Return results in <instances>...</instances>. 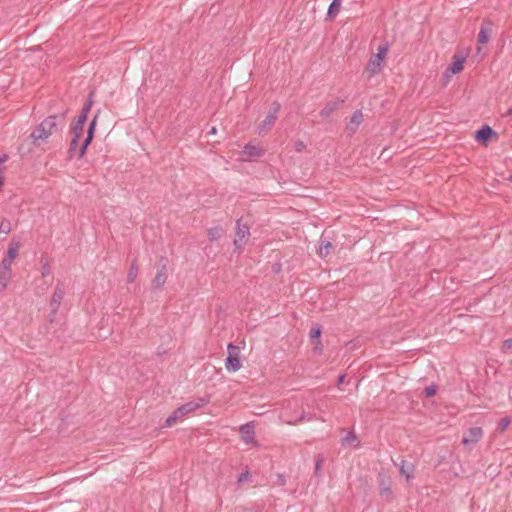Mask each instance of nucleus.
Listing matches in <instances>:
<instances>
[{
	"label": "nucleus",
	"instance_id": "58836bf2",
	"mask_svg": "<svg viewBox=\"0 0 512 512\" xmlns=\"http://www.w3.org/2000/svg\"><path fill=\"white\" fill-rule=\"evenodd\" d=\"M512 115V105L502 114L503 117Z\"/></svg>",
	"mask_w": 512,
	"mask_h": 512
},
{
	"label": "nucleus",
	"instance_id": "ddd939ff",
	"mask_svg": "<svg viewBox=\"0 0 512 512\" xmlns=\"http://www.w3.org/2000/svg\"><path fill=\"white\" fill-rule=\"evenodd\" d=\"M492 22L489 20H485L481 25L479 34H478V42L481 44H486L490 39Z\"/></svg>",
	"mask_w": 512,
	"mask_h": 512
},
{
	"label": "nucleus",
	"instance_id": "c756f323",
	"mask_svg": "<svg viewBox=\"0 0 512 512\" xmlns=\"http://www.w3.org/2000/svg\"><path fill=\"white\" fill-rule=\"evenodd\" d=\"M511 423V419L510 417H504L502 418L499 423H498V427H497V430L500 432V433H503L505 431V429L510 425Z\"/></svg>",
	"mask_w": 512,
	"mask_h": 512
},
{
	"label": "nucleus",
	"instance_id": "7c9ffc66",
	"mask_svg": "<svg viewBox=\"0 0 512 512\" xmlns=\"http://www.w3.org/2000/svg\"><path fill=\"white\" fill-rule=\"evenodd\" d=\"M12 260L13 259L5 257L0 263V271L11 272Z\"/></svg>",
	"mask_w": 512,
	"mask_h": 512
},
{
	"label": "nucleus",
	"instance_id": "39448f33",
	"mask_svg": "<svg viewBox=\"0 0 512 512\" xmlns=\"http://www.w3.org/2000/svg\"><path fill=\"white\" fill-rule=\"evenodd\" d=\"M280 110V104L278 102H274L272 109L268 112L265 119L258 125V133L261 134L265 132L267 129L272 127L277 119V115Z\"/></svg>",
	"mask_w": 512,
	"mask_h": 512
},
{
	"label": "nucleus",
	"instance_id": "c9c22d12",
	"mask_svg": "<svg viewBox=\"0 0 512 512\" xmlns=\"http://www.w3.org/2000/svg\"><path fill=\"white\" fill-rule=\"evenodd\" d=\"M306 420V415L305 413H302L299 417V419H296V420H284L285 423H287L288 425H297L299 424L300 422Z\"/></svg>",
	"mask_w": 512,
	"mask_h": 512
},
{
	"label": "nucleus",
	"instance_id": "0eeeda50",
	"mask_svg": "<svg viewBox=\"0 0 512 512\" xmlns=\"http://www.w3.org/2000/svg\"><path fill=\"white\" fill-rule=\"evenodd\" d=\"M64 285L63 283H58L55 287L54 293L51 297L50 307L52 308V314L55 315L61 305V302L64 298Z\"/></svg>",
	"mask_w": 512,
	"mask_h": 512
},
{
	"label": "nucleus",
	"instance_id": "2f4dec72",
	"mask_svg": "<svg viewBox=\"0 0 512 512\" xmlns=\"http://www.w3.org/2000/svg\"><path fill=\"white\" fill-rule=\"evenodd\" d=\"M180 416L174 411L165 421V424L167 427H171L174 424H176L178 421H180Z\"/></svg>",
	"mask_w": 512,
	"mask_h": 512
},
{
	"label": "nucleus",
	"instance_id": "b1692460",
	"mask_svg": "<svg viewBox=\"0 0 512 512\" xmlns=\"http://www.w3.org/2000/svg\"><path fill=\"white\" fill-rule=\"evenodd\" d=\"M91 105H92V103H91V102H88V103H86V104L83 106V108H82V110H81L80 114L78 115V117H77V119H76V121H75L74 123L82 124V125H84V124H85V122H86V120H87L88 113H89V111H90V109H91Z\"/></svg>",
	"mask_w": 512,
	"mask_h": 512
},
{
	"label": "nucleus",
	"instance_id": "9b49d317",
	"mask_svg": "<svg viewBox=\"0 0 512 512\" xmlns=\"http://www.w3.org/2000/svg\"><path fill=\"white\" fill-rule=\"evenodd\" d=\"M363 121V114L360 110H356L351 118H350V121L347 123L346 125V133L350 136V135H353L358 127L360 126V124L362 123Z\"/></svg>",
	"mask_w": 512,
	"mask_h": 512
},
{
	"label": "nucleus",
	"instance_id": "bb28decb",
	"mask_svg": "<svg viewBox=\"0 0 512 512\" xmlns=\"http://www.w3.org/2000/svg\"><path fill=\"white\" fill-rule=\"evenodd\" d=\"M84 125L73 123L71 127L72 137L81 138L83 135Z\"/></svg>",
	"mask_w": 512,
	"mask_h": 512
},
{
	"label": "nucleus",
	"instance_id": "aec40b11",
	"mask_svg": "<svg viewBox=\"0 0 512 512\" xmlns=\"http://www.w3.org/2000/svg\"><path fill=\"white\" fill-rule=\"evenodd\" d=\"M332 248H333V246H332L331 242L321 238L317 253H318L319 257L325 258L330 254Z\"/></svg>",
	"mask_w": 512,
	"mask_h": 512
},
{
	"label": "nucleus",
	"instance_id": "e433bc0d",
	"mask_svg": "<svg viewBox=\"0 0 512 512\" xmlns=\"http://www.w3.org/2000/svg\"><path fill=\"white\" fill-rule=\"evenodd\" d=\"M501 349L503 352H507L508 350L512 349V338L504 340Z\"/></svg>",
	"mask_w": 512,
	"mask_h": 512
},
{
	"label": "nucleus",
	"instance_id": "f03ea898",
	"mask_svg": "<svg viewBox=\"0 0 512 512\" xmlns=\"http://www.w3.org/2000/svg\"><path fill=\"white\" fill-rule=\"evenodd\" d=\"M384 60V45H379L377 53L370 58L365 68L364 74L368 79L376 75L381 70V64Z\"/></svg>",
	"mask_w": 512,
	"mask_h": 512
},
{
	"label": "nucleus",
	"instance_id": "9d476101",
	"mask_svg": "<svg viewBox=\"0 0 512 512\" xmlns=\"http://www.w3.org/2000/svg\"><path fill=\"white\" fill-rule=\"evenodd\" d=\"M96 123H97V116H95L92 119V121L90 122V124H89L88 131H87V136H86L85 140L83 141V143H82V145H81V147L79 149V152H78V157L79 158L84 156L87 147L89 146V144L93 140Z\"/></svg>",
	"mask_w": 512,
	"mask_h": 512
},
{
	"label": "nucleus",
	"instance_id": "6ab92c4d",
	"mask_svg": "<svg viewBox=\"0 0 512 512\" xmlns=\"http://www.w3.org/2000/svg\"><path fill=\"white\" fill-rule=\"evenodd\" d=\"M464 62H465V58L464 57L454 56L453 57V62L450 64V66L448 67L447 70L450 71L453 74L459 73L464 68Z\"/></svg>",
	"mask_w": 512,
	"mask_h": 512
},
{
	"label": "nucleus",
	"instance_id": "473e14b6",
	"mask_svg": "<svg viewBox=\"0 0 512 512\" xmlns=\"http://www.w3.org/2000/svg\"><path fill=\"white\" fill-rule=\"evenodd\" d=\"M324 464V457L318 455L315 462V475H318Z\"/></svg>",
	"mask_w": 512,
	"mask_h": 512
},
{
	"label": "nucleus",
	"instance_id": "a211bd4d",
	"mask_svg": "<svg viewBox=\"0 0 512 512\" xmlns=\"http://www.w3.org/2000/svg\"><path fill=\"white\" fill-rule=\"evenodd\" d=\"M399 472L409 480L413 477L414 465L405 460H401L399 464Z\"/></svg>",
	"mask_w": 512,
	"mask_h": 512
},
{
	"label": "nucleus",
	"instance_id": "f257e3e1",
	"mask_svg": "<svg viewBox=\"0 0 512 512\" xmlns=\"http://www.w3.org/2000/svg\"><path fill=\"white\" fill-rule=\"evenodd\" d=\"M65 125V116L51 115L45 118L30 134L33 144L39 146Z\"/></svg>",
	"mask_w": 512,
	"mask_h": 512
},
{
	"label": "nucleus",
	"instance_id": "5701e85b",
	"mask_svg": "<svg viewBox=\"0 0 512 512\" xmlns=\"http://www.w3.org/2000/svg\"><path fill=\"white\" fill-rule=\"evenodd\" d=\"M207 234H208L209 240L213 242V241L218 240L224 234V230L220 226H215V227L209 228L207 231Z\"/></svg>",
	"mask_w": 512,
	"mask_h": 512
},
{
	"label": "nucleus",
	"instance_id": "79ce46f5",
	"mask_svg": "<svg viewBox=\"0 0 512 512\" xmlns=\"http://www.w3.org/2000/svg\"><path fill=\"white\" fill-rule=\"evenodd\" d=\"M278 478H279V481H280V484L281 485H284L285 484V479L282 475H278Z\"/></svg>",
	"mask_w": 512,
	"mask_h": 512
},
{
	"label": "nucleus",
	"instance_id": "1a4fd4ad",
	"mask_svg": "<svg viewBox=\"0 0 512 512\" xmlns=\"http://www.w3.org/2000/svg\"><path fill=\"white\" fill-rule=\"evenodd\" d=\"M239 431H240L242 440L246 444H251V445L256 444L253 422H248L246 424H243L242 426H240Z\"/></svg>",
	"mask_w": 512,
	"mask_h": 512
},
{
	"label": "nucleus",
	"instance_id": "cd10ccee",
	"mask_svg": "<svg viewBox=\"0 0 512 512\" xmlns=\"http://www.w3.org/2000/svg\"><path fill=\"white\" fill-rule=\"evenodd\" d=\"M18 251H19V244L18 243H11L9 248H8V251H7V257L10 258V259H14L16 258V256L18 255Z\"/></svg>",
	"mask_w": 512,
	"mask_h": 512
},
{
	"label": "nucleus",
	"instance_id": "423d86ee",
	"mask_svg": "<svg viewBox=\"0 0 512 512\" xmlns=\"http://www.w3.org/2000/svg\"><path fill=\"white\" fill-rule=\"evenodd\" d=\"M208 403V400L205 398H199L197 401H190L175 410V412L180 416L181 420L188 415L189 413L195 411L198 408L204 407Z\"/></svg>",
	"mask_w": 512,
	"mask_h": 512
},
{
	"label": "nucleus",
	"instance_id": "393cba45",
	"mask_svg": "<svg viewBox=\"0 0 512 512\" xmlns=\"http://www.w3.org/2000/svg\"><path fill=\"white\" fill-rule=\"evenodd\" d=\"M11 272L0 271V292L4 291L10 281Z\"/></svg>",
	"mask_w": 512,
	"mask_h": 512
},
{
	"label": "nucleus",
	"instance_id": "412c9836",
	"mask_svg": "<svg viewBox=\"0 0 512 512\" xmlns=\"http://www.w3.org/2000/svg\"><path fill=\"white\" fill-rule=\"evenodd\" d=\"M321 336V329L320 327L316 326V327H313L310 331V339L312 341L314 340H317L316 344H315V350H317L319 353L322 351V345H321V342L319 340Z\"/></svg>",
	"mask_w": 512,
	"mask_h": 512
},
{
	"label": "nucleus",
	"instance_id": "c03bdc74",
	"mask_svg": "<svg viewBox=\"0 0 512 512\" xmlns=\"http://www.w3.org/2000/svg\"><path fill=\"white\" fill-rule=\"evenodd\" d=\"M210 133H211V134L216 133V128H214V127H213V128L211 129Z\"/></svg>",
	"mask_w": 512,
	"mask_h": 512
},
{
	"label": "nucleus",
	"instance_id": "f3484780",
	"mask_svg": "<svg viewBox=\"0 0 512 512\" xmlns=\"http://www.w3.org/2000/svg\"><path fill=\"white\" fill-rule=\"evenodd\" d=\"M496 135L495 131L490 126H483L476 132V139L479 142L486 143L492 136Z\"/></svg>",
	"mask_w": 512,
	"mask_h": 512
},
{
	"label": "nucleus",
	"instance_id": "dca6fc26",
	"mask_svg": "<svg viewBox=\"0 0 512 512\" xmlns=\"http://www.w3.org/2000/svg\"><path fill=\"white\" fill-rule=\"evenodd\" d=\"M343 103V100L337 99L330 102H327L323 109L320 111V116L322 118H328L333 112L339 107V105Z\"/></svg>",
	"mask_w": 512,
	"mask_h": 512
},
{
	"label": "nucleus",
	"instance_id": "f8f14e48",
	"mask_svg": "<svg viewBox=\"0 0 512 512\" xmlns=\"http://www.w3.org/2000/svg\"><path fill=\"white\" fill-rule=\"evenodd\" d=\"M483 436V430L480 427L469 428L463 437V444L468 445L470 443L478 442Z\"/></svg>",
	"mask_w": 512,
	"mask_h": 512
},
{
	"label": "nucleus",
	"instance_id": "4c0bfd02",
	"mask_svg": "<svg viewBox=\"0 0 512 512\" xmlns=\"http://www.w3.org/2000/svg\"><path fill=\"white\" fill-rule=\"evenodd\" d=\"M305 147L306 146H305L303 141L298 140V141L295 142V150L297 152H302L305 149Z\"/></svg>",
	"mask_w": 512,
	"mask_h": 512
},
{
	"label": "nucleus",
	"instance_id": "a19ab883",
	"mask_svg": "<svg viewBox=\"0 0 512 512\" xmlns=\"http://www.w3.org/2000/svg\"><path fill=\"white\" fill-rule=\"evenodd\" d=\"M345 375H339L338 377V385H341L344 382Z\"/></svg>",
	"mask_w": 512,
	"mask_h": 512
},
{
	"label": "nucleus",
	"instance_id": "2eb2a0df",
	"mask_svg": "<svg viewBox=\"0 0 512 512\" xmlns=\"http://www.w3.org/2000/svg\"><path fill=\"white\" fill-rule=\"evenodd\" d=\"M167 280V268L163 265L157 272L155 278L152 281V288L158 289L165 284Z\"/></svg>",
	"mask_w": 512,
	"mask_h": 512
},
{
	"label": "nucleus",
	"instance_id": "c85d7f7f",
	"mask_svg": "<svg viewBox=\"0 0 512 512\" xmlns=\"http://www.w3.org/2000/svg\"><path fill=\"white\" fill-rule=\"evenodd\" d=\"M12 230L11 222L7 219H3L0 223V233L9 234Z\"/></svg>",
	"mask_w": 512,
	"mask_h": 512
},
{
	"label": "nucleus",
	"instance_id": "37998d69",
	"mask_svg": "<svg viewBox=\"0 0 512 512\" xmlns=\"http://www.w3.org/2000/svg\"><path fill=\"white\" fill-rule=\"evenodd\" d=\"M245 477H246V476H245L244 474H241V475H240V477H239V481H240V482H241V481H243V480L245 479Z\"/></svg>",
	"mask_w": 512,
	"mask_h": 512
},
{
	"label": "nucleus",
	"instance_id": "a878e982",
	"mask_svg": "<svg viewBox=\"0 0 512 512\" xmlns=\"http://www.w3.org/2000/svg\"><path fill=\"white\" fill-rule=\"evenodd\" d=\"M138 275V266L135 261L132 262L131 267L129 269L127 280L128 282L132 283L135 281Z\"/></svg>",
	"mask_w": 512,
	"mask_h": 512
},
{
	"label": "nucleus",
	"instance_id": "ea45409f",
	"mask_svg": "<svg viewBox=\"0 0 512 512\" xmlns=\"http://www.w3.org/2000/svg\"><path fill=\"white\" fill-rule=\"evenodd\" d=\"M55 317H56V314H55V315H53V314H52V311H51V312H50V314H49V316H48V320H49V322H50V323H53V322H54V320H55Z\"/></svg>",
	"mask_w": 512,
	"mask_h": 512
},
{
	"label": "nucleus",
	"instance_id": "7ed1b4c3",
	"mask_svg": "<svg viewBox=\"0 0 512 512\" xmlns=\"http://www.w3.org/2000/svg\"><path fill=\"white\" fill-rule=\"evenodd\" d=\"M227 349L228 356L225 360V368L228 372H236L242 367L241 359L239 356V347L229 343Z\"/></svg>",
	"mask_w": 512,
	"mask_h": 512
},
{
	"label": "nucleus",
	"instance_id": "4be33fe9",
	"mask_svg": "<svg viewBox=\"0 0 512 512\" xmlns=\"http://www.w3.org/2000/svg\"><path fill=\"white\" fill-rule=\"evenodd\" d=\"M342 4V0H333L332 3L329 5L327 16L329 18H335L339 11Z\"/></svg>",
	"mask_w": 512,
	"mask_h": 512
},
{
	"label": "nucleus",
	"instance_id": "20e7f679",
	"mask_svg": "<svg viewBox=\"0 0 512 512\" xmlns=\"http://www.w3.org/2000/svg\"><path fill=\"white\" fill-rule=\"evenodd\" d=\"M250 238V228L246 224H242V220L238 219L236 222V233L234 239L235 249L242 251Z\"/></svg>",
	"mask_w": 512,
	"mask_h": 512
},
{
	"label": "nucleus",
	"instance_id": "6e6552de",
	"mask_svg": "<svg viewBox=\"0 0 512 512\" xmlns=\"http://www.w3.org/2000/svg\"><path fill=\"white\" fill-rule=\"evenodd\" d=\"M264 153H265V150L262 147L252 144V143H248L243 148L242 158H243V160H251L253 158H258V157L263 156Z\"/></svg>",
	"mask_w": 512,
	"mask_h": 512
},
{
	"label": "nucleus",
	"instance_id": "4468645a",
	"mask_svg": "<svg viewBox=\"0 0 512 512\" xmlns=\"http://www.w3.org/2000/svg\"><path fill=\"white\" fill-rule=\"evenodd\" d=\"M360 441L354 432H348L341 438V445L344 448H357Z\"/></svg>",
	"mask_w": 512,
	"mask_h": 512
},
{
	"label": "nucleus",
	"instance_id": "72a5a7b5",
	"mask_svg": "<svg viewBox=\"0 0 512 512\" xmlns=\"http://www.w3.org/2000/svg\"><path fill=\"white\" fill-rule=\"evenodd\" d=\"M79 138L72 137L69 147V154L70 157H73L74 152L76 151L78 147Z\"/></svg>",
	"mask_w": 512,
	"mask_h": 512
},
{
	"label": "nucleus",
	"instance_id": "f704fd0d",
	"mask_svg": "<svg viewBox=\"0 0 512 512\" xmlns=\"http://www.w3.org/2000/svg\"><path fill=\"white\" fill-rule=\"evenodd\" d=\"M437 388L435 385L428 386L424 389V394L426 397H432L436 394Z\"/></svg>",
	"mask_w": 512,
	"mask_h": 512
}]
</instances>
